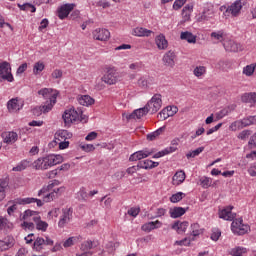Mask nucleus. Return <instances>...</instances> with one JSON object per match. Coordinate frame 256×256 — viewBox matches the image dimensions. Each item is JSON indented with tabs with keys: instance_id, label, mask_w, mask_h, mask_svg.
I'll return each mask as SVG.
<instances>
[{
	"instance_id": "obj_25",
	"label": "nucleus",
	"mask_w": 256,
	"mask_h": 256,
	"mask_svg": "<svg viewBox=\"0 0 256 256\" xmlns=\"http://www.w3.org/2000/svg\"><path fill=\"white\" fill-rule=\"evenodd\" d=\"M2 137L4 139V143L9 145L15 143L19 138V135H17V132H4L2 133Z\"/></svg>"
},
{
	"instance_id": "obj_30",
	"label": "nucleus",
	"mask_w": 256,
	"mask_h": 256,
	"mask_svg": "<svg viewBox=\"0 0 256 256\" xmlns=\"http://www.w3.org/2000/svg\"><path fill=\"white\" fill-rule=\"evenodd\" d=\"M187 227H189V222H179V221H176L172 225V229H175L180 235L187 231Z\"/></svg>"
},
{
	"instance_id": "obj_24",
	"label": "nucleus",
	"mask_w": 256,
	"mask_h": 256,
	"mask_svg": "<svg viewBox=\"0 0 256 256\" xmlns=\"http://www.w3.org/2000/svg\"><path fill=\"white\" fill-rule=\"evenodd\" d=\"M155 43L158 49H160L161 51H164L165 49H167V47H169V42L163 34H160L155 38Z\"/></svg>"
},
{
	"instance_id": "obj_55",
	"label": "nucleus",
	"mask_w": 256,
	"mask_h": 256,
	"mask_svg": "<svg viewBox=\"0 0 256 256\" xmlns=\"http://www.w3.org/2000/svg\"><path fill=\"white\" fill-rule=\"evenodd\" d=\"M185 3H187V0H175L174 4H173V9H175L176 11L181 9V7H183L185 5Z\"/></svg>"
},
{
	"instance_id": "obj_42",
	"label": "nucleus",
	"mask_w": 256,
	"mask_h": 256,
	"mask_svg": "<svg viewBox=\"0 0 256 256\" xmlns=\"http://www.w3.org/2000/svg\"><path fill=\"white\" fill-rule=\"evenodd\" d=\"M44 245H45V239L41 237H37L36 240L34 241L33 249H35V251H41Z\"/></svg>"
},
{
	"instance_id": "obj_31",
	"label": "nucleus",
	"mask_w": 256,
	"mask_h": 256,
	"mask_svg": "<svg viewBox=\"0 0 256 256\" xmlns=\"http://www.w3.org/2000/svg\"><path fill=\"white\" fill-rule=\"evenodd\" d=\"M185 178H186L185 171L180 170L174 174V176L172 178L173 184L181 185V183H183V181H185Z\"/></svg>"
},
{
	"instance_id": "obj_8",
	"label": "nucleus",
	"mask_w": 256,
	"mask_h": 256,
	"mask_svg": "<svg viewBox=\"0 0 256 256\" xmlns=\"http://www.w3.org/2000/svg\"><path fill=\"white\" fill-rule=\"evenodd\" d=\"M244 5H247V0H236L226 9V13H230L232 17H239L241 15V9Z\"/></svg>"
},
{
	"instance_id": "obj_44",
	"label": "nucleus",
	"mask_w": 256,
	"mask_h": 256,
	"mask_svg": "<svg viewBox=\"0 0 256 256\" xmlns=\"http://www.w3.org/2000/svg\"><path fill=\"white\" fill-rule=\"evenodd\" d=\"M53 187H55L53 185V183L48 184L47 186H44L39 192H38V196L41 197V195H43V198L45 197V195L49 194V191H53Z\"/></svg>"
},
{
	"instance_id": "obj_26",
	"label": "nucleus",
	"mask_w": 256,
	"mask_h": 256,
	"mask_svg": "<svg viewBox=\"0 0 256 256\" xmlns=\"http://www.w3.org/2000/svg\"><path fill=\"white\" fill-rule=\"evenodd\" d=\"M138 167H140V169H155V167H159V162L143 160L138 162Z\"/></svg>"
},
{
	"instance_id": "obj_36",
	"label": "nucleus",
	"mask_w": 256,
	"mask_h": 256,
	"mask_svg": "<svg viewBox=\"0 0 256 256\" xmlns=\"http://www.w3.org/2000/svg\"><path fill=\"white\" fill-rule=\"evenodd\" d=\"M245 253H247V248L241 246H237L229 250V255L232 256H243Z\"/></svg>"
},
{
	"instance_id": "obj_29",
	"label": "nucleus",
	"mask_w": 256,
	"mask_h": 256,
	"mask_svg": "<svg viewBox=\"0 0 256 256\" xmlns=\"http://www.w3.org/2000/svg\"><path fill=\"white\" fill-rule=\"evenodd\" d=\"M180 39L182 41H187V43H197V36L189 31L181 32Z\"/></svg>"
},
{
	"instance_id": "obj_33",
	"label": "nucleus",
	"mask_w": 256,
	"mask_h": 256,
	"mask_svg": "<svg viewBox=\"0 0 256 256\" xmlns=\"http://www.w3.org/2000/svg\"><path fill=\"white\" fill-rule=\"evenodd\" d=\"M159 225V226H157ZM158 227H161V222L159 220H156L155 222H148L142 226V231H145L146 233H149L153 231V229H157Z\"/></svg>"
},
{
	"instance_id": "obj_16",
	"label": "nucleus",
	"mask_w": 256,
	"mask_h": 256,
	"mask_svg": "<svg viewBox=\"0 0 256 256\" xmlns=\"http://www.w3.org/2000/svg\"><path fill=\"white\" fill-rule=\"evenodd\" d=\"M63 193H65V186L56 188L53 192L44 195V202L50 203V201H54V199H57L60 195H63Z\"/></svg>"
},
{
	"instance_id": "obj_54",
	"label": "nucleus",
	"mask_w": 256,
	"mask_h": 256,
	"mask_svg": "<svg viewBox=\"0 0 256 256\" xmlns=\"http://www.w3.org/2000/svg\"><path fill=\"white\" fill-rule=\"evenodd\" d=\"M251 130H243L238 134V139H241L242 141H245V139H248V137L251 135Z\"/></svg>"
},
{
	"instance_id": "obj_28",
	"label": "nucleus",
	"mask_w": 256,
	"mask_h": 256,
	"mask_svg": "<svg viewBox=\"0 0 256 256\" xmlns=\"http://www.w3.org/2000/svg\"><path fill=\"white\" fill-rule=\"evenodd\" d=\"M32 167L33 169H37V170H41V171H45L47 170V162L44 158H38L36 161L32 162Z\"/></svg>"
},
{
	"instance_id": "obj_15",
	"label": "nucleus",
	"mask_w": 256,
	"mask_h": 256,
	"mask_svg": "<svg viewBox=\"0 0 256 256\" xmlns=\"http://www.w3.org/2000/svg\"><path fill=\"white\" fill-rule=\"evenodd\" d=\"M92 35L96 41H108L109 37H111V32L107 29L98 28L92 32Z\"/></svg>"
},
{
	"instance_id": "obj_56",
	"label": "nucleus",
	"mask_w": 256,
	"mask_h": 256,
	"mask_svg": "<svg viewBox=\"0 0 256 256\" xmlns=\"http://www.w3.org/2000/svg\"><path fill=\"white\" fill-rule=\"evenodd\" d=\"M52 79H61L63 77V70L55 69L51 74Z\"/></svg>"
},
{
	"instance_id": "obj_46",
	"label": "nucleus",
	"mask_w": 256,
	"mask_h": 256,
	"mask_svg": "<svg viewBox=\"0 0 256 256\" xmlns=\"http://www.w3.org/2000/svg\"><path fill=\"white\" fill-rule=\"evenodd\" d=\"M191 229L193 237H199L203 233V229H201L198 223L192 224Z\"/></svg>"
},
{
	"instance_id": "obj_7",
	"label": "nucleus",
	"mask_w": 256,
	"mask_h": 256,
	"mask_svg": "<svg viewBox=\"0 0 256 256\" xmlns=\"http://www.w3.org/2000/svg\"><path fill=\"white\" fill-rule=\"evenodd\" d=\"M38 95L43 96L44 99H49L47 103H51L52 106H54L57 103V96L59 95V92L57 90H53L52 88H43L38 91Z\"/></svg>"
},
{
	"instance_id": "obj_4",
	"label": "nucleus",
	"mask_w": 256,
	"mask_h": 256,
	"mask_svg": "<svg viewBox=\"0 0 256 256\" xmlns=\"http://www.w3.org/2000/svg\"><path fill=\"white\" fill-rule=\"evenodd\" d=\"M250 125H256V115L248 116L242 120L234 121L230 126V131H237L239 129H244V127H250Z\"/></svg>"
},
{
	"instance_id": "obj_40",
	"label": "nucleus",
	"mask_w": 256,
	"mask_h": 256,
	"mask_svg": "<svg viewBox=\"0 0 256 256\" xmlns=\"http://www.w3.org/2000/svg\"><path fill=\"white\" fill-rule=\"evenodd\" d=\"M46 161V167L49 169V167H53L57 165V162L55 160V154H49L48 156L44 157Z\"/></svg>"
},
{
	"instance_id": "obj_57",
	"label": "nucleus",
	"mask_w": 256,
	"mask_h": 256,
	"mask_svg": "<svg viewBox=\"0 0 256 256\" xmlns=\"http://www.w3.org/2000/svg\"><path fill=\"white\" fill-rule=\"evenodd\" d=\"M82 151H86V153H91V151H95V146L93 144H84L81 146Z\"/></svg>"
},
{
	"instance_id": "obj_1",
	"label": "nucleus",
	"mask_w": 256,
	"mask_h": 256,
	"mask_svg": "<svg viewBox=\"0 0 256 256\" xmlns=\"http://www.w3.org/2000/svg\"><path fill=\"white\" fill-rule=\"evenodd\" d=\"M233 206H228L219 212L220 219L224 221H232L231 230L234 235H245L249 233L250 227L247 224H243V218H238L236 213H233Z\"/></svg>"
},
{
	"instance_id": "obj_9",
	"label": "nucleus",
	"mask_w": 256,
	"mask_h": 256,
	"mask_svg": "<svg viewBox=\"0 0 256 256\" xmlns=\"http://www.w3.org/2000/svg\"><path fill=\"white\" fill-rule=\"evenodd\" d=\"M101 81L106 85H115L119 81V73L115 68H108L107 72L102 76Z\"/></svg>"
},
{
	"instance_id": "obj_3",
	"label": "nucleus",
	"mask_w": 256,
	"mask_h": 256,
	"mask_svg": "<svg viewBox=\"0 0 256 256\" xmlns=\"http://www.w3.org/2000/svg\"><path fill=\"white\" fill-rule=\"evenodd\" d=\"M35 215H38L37 211L26 210L24 214L20 216V219L21 221H27L32 217V221L36 223V228L38 231H47L49 224H47L45 221H42L41 217Z\"/></svg>"
},
{
	"instance_id": "obj_34",
	"label": "nucleus",
	"mask_w": 256,
	"mask_h": 256,
	"mask_svg": "<svg viewBox=\"0 0 256 256\" xmlns=\"http://www.w3.org/2000/svg\"><path fill=\"white\" fill-rule=\"evenodd\" d=\"M176 149H177V146H170V147L154 154L153 159H159L161 157H165V155H169V153H175Z\"/></svg>"
},
{
	"instance_id": "obj_52",
	"label": "nucleus",
	"mask_w": 256,
	"mask_h": 256,
	"mask_svg": "<svg viewBox=\"0 0 256 256\" xmlns=\"http://www.w3.org/2000/svg\"><path fill=\"white\" fill-rule=\"evenodd\" d=\"M158 117H159V119H162V121H165L166 119H169V117H171V114L169 113V110L167 108H164L158 114Z\"/></svg>"
},
{
	"instance_id": "obj_43",
	"label": "nucleus",
	"mask_w": 256,
	"mask_h": 256,
	"mask_svg": "<svg viewBox=\"0 0 256 256\" xmlns=\"http://www.w3.org/2000/svg\"><path fill=\"white\" fill-rule=\"evenodd\" d=\"M67 135H69V132H67V130H59L55 133V139L58 142L65 141V139H67Z\"/></svg>"
},
{
	"instance_id": "obj_49",
	"label": "nucleus",
	"mask_w": 256,
	"mask_h": 256,
	"mask_svg": "<svg viewBox=\"0 0 256 256\" xmlns=\"http://www.w3.org/2000/svg\"><path fill=\"white\" fill-rule=\"evenodd\" d=\"M19 7L22 11H30L31 13H35V11H37V8H35V6L29 3L19 5Z\"/></svg>"
},
{
	"instance_id": "obj_19",
	"label": "nucleus",
	"mask_w": 256,
	"mask_h": 256,
	"mask_svg": "<svg viewBox=\"0 0 256 256\" xmlns=\"http://www.w3.org/2000/svg\"><path fill=\"white\" fill-rule=\"evenodd\" d=\"M62 213H63L62 218L58 222L59 227H65V225H67V223L71 221L73 210H71V208H64L62 210Z\"/></svg>"
},
{
	"instance_id": "obj_5",
	"label": "nucleus",
	"mask_w": 256,
	"mask_h": 256,
	"mask_svg": "<svg viewBox=\"0 0 256 256\" xmlns=\"http://www.w3.org/2000/svg\"><path fill=\"white\" fill-rule=\"evenodd\" d=\"M163 105L161 94H154L149 102L144 106L148 113H157Z\"/></svg>"
},
{
	"instance_id": "obj_41",
	"label": "nucleus",
	"mask_w": 256,
	"mask_h": 256,
	"mask_svg": "<svg viewBox=\"0 0 256 256\" xmlns=\"http://www.w3.org/2000/svg\"><path fill=\"white\" fill-rule=\"evenodd\" d=\"M203 151H205V147H199L196 150L188 152L186 154V157H187V159H191V158L193 159L195 157H198V155H201V153H203Z\"/></svg>"
},
{
	"instance_id": "obj_58",
	"label": "nucleus",
	"mask_w": 256,
	"mask_h": 256,
	"mask_svg": "<svg viewBox=\"0 0 256 256\" xmlns=\"http://www.w3.org/2000/svg\"><path fill=\"white\" fill-rule=\"evenodd\" d=\"M248 146L250 149H255L256 147V132L250 137L248 141Z\"/></svg>"
},
{
	"instance_id": "obj_63",
	"label": "nucleus",
	"mask_w": 256,
	"mask_h": 256,
	"mask_svg": "<svg viewBox=\"0 0 256 256\" xmlns=\"http://www.w3.org/2000/svg\"><path fill=\"white\" fill-rule=\"evenodd\" d=\"M166 109H168V113H170L171 117H173V115H176V113L179 111V108H177V106H167Z\"/></svg>"
},
{
	"instance_id": "obj_53",
	"label": "nucleus",
	"mask_w": 256,
	"mask_h": 256,
	"mask_svg": "<svg viewBox=\"0 0 256 256\" xmlns=\"http://www.w3.org/2000/svg\"><path fill=\"white\" fill-rule=\"evenodd\" d=\"M93 241L91 240H88V241H85L84 243H82L81 245V250L82 251H89L90 249H93Z\"/></svg>"
},
{
	"instance_id": "obj_6",
	"label": "nucleus",
	"mask_w": 256,
	"mask_h": 256,
	"mask_svg": "<svg viewBox=\"0 0 256 256\" xmlns=\"http://www.w3.org/2000/svg\"><path fill=\"white\" fill-rule=\"evenodd\" d=\"M3 81H8V83L15 81L13 73H11V64H9V62L0 64V83H3Z\"/></svg>"
},
{
	"instance_id": "obj_47",
	"label": "nucleus",
	"mask_w": 256,
	"mask_h": 256,
	"mask_svg": "<svg viewBox=\"0 0 256 256\" xmlns=\"http://www.w3.org/2000/svg\"><path fill=\"white\" fill-rule=\"evenodd\" d=\"M185 197V193L177 192L170 197L171 203H179Z\"/></svg>"
},
{
	"instance_id": "obj_12",
	"label": "nucleus",
	"mask_w": 256,
	"mask_h": 256,
	"mask_svg": "<svg viewBox=\"0 0 256 256\" xmlns=\"http://www.w3.org/2000/svg\"><path fill=\"white\" fill-rule=\"evenodd\" d=\"M162 61L165 67L173 69L175 67V61H177V54H175V51L169 50L164 54Z\"/></svg>"
},
{
	"instance_id": "obj_17",
	"label": "nucleus",
	"mask_w": 256,
	"mask_h": 256,
	"mask_svg": "<svg viewBox=\"0 0 256 256\" xmlns=\"http://www.w3.org/2000/svg\"><path fill=\"white\" fill-rule=\"evenodd\" d=\"M215 17V12L213 10L204 9L203 12L196 16V21L198 23H205V21H211Z\"/></svg>"
},
{
	"instance_id": "obj_62",
	"label": "nucleus",
	"mask_w": 256,
	"mask_h": 256,
	"mask_svg": "<svg viewBox=\"0 0 256 256\" xmlns=\"http://www.w3.org/2000/svg\"><path fill=\"white\" fill-rule=\"evenodd\" d=\"M200 183H201L202 187H204V189H207V187H209V185L211 183V180L207 177H202L200 179Z\"/></svg>"
},
{
	"instance_id": "obj_27",
	"label": "nucleus",
	"mask_w": 256,
	"mask_h": 256,
	"mask_svg": "<svg viewBox=\"0 0 256 256\" xmlns=\"http://www.w3.org/2000/svg\"><path fill=\"white\" fill-rule=\"evenodd\" d=\"M191 13H193V4L184 6L182 9V19L184 23H186V21H191Z\"/></svg>"
},
{
	"instance_id": "obj_35",
	"label": "nucleus",
	"mask_w": 256,
	"mask_h": 256,
	"mask_svg": "<svg viewBox=\"0 0 256 256\" xmlns=\"http://www.w3.org/2000/svg\"><path fill=\"white\" fill-rule=\"evenodd\" d=\"M78 102L84 107H89V105H93V103H95V99L89 95H84L78 98Z\"/></svg>"
},
{
	"instance_id": "obj_23",
	"label": "nucleus",
	"mask_w": 256,
	"mask_h": 256,
	"mask_svg": "<svg viewBox=\"0 0 256 256\" xmlns=\"http://www.w3.org/2000/svg\"><path fill=\"white\" fill-rule=\"evenodd\" d=\"M147 109H145V106L143 108H139L134 110L131 114L126 116V119H141V117H144V115H147Z\"/></svg>"
},
{
	"instance_id": "obj_59",
	"label": "nucleus",
	"mask_w": 256,
	"mask_h": 256,
	"mask_svg": "<svg viewBox=\"0 0 256 256\" xmlns=\"http://www.w3.org/2000/svg\"><path fill=\"white\" fill-rule=\"evenodd\" d=\"M96 7H102V9H107L111 7V4H109V2L105 0H99L98 2H96Z\"/></svg>"
},
{
	"instance_id": "obj_14",
	"label": "nucleus",
	"mask_w": 256,
	"mask_h": 256,
	"mask_svg": "<svg viewBox=\"0 0 256 256\" xmlns=\"http://www.w3.org/2000/svg\"><path fill=\"white\" fill-rule=\"evenodd\" d=\"M153 153H155L154 149L140 150V151L133 153L130 156L129 161H141V159H147V157H149L150 155H153Z\"/></svg>"
},
{
	"instance_id": "obj_13",
	"label": "nucleus",
	"mask_w": 256,
	"mask_h": 256,
	"mask_svg": "<svg viewBox=\"0 0 256 256\" xmlns=\"http://www.w3.org/2000/svg\"><path fill=\"white\" fill-rule=\"evenodd\" d=\"M223 47L225 51H228L229 53H238V51H243V46L234 40L224 41Z\"/></svg>"
},
{
	"instance_id": "obj_39",
	"label": "nucleus",
	"mask_w": 256,
	"mask_h": 256,
	"mask_svg": "<svg viewBox=\"0 0 256 256\" xmlns=\"http://www.w3.org/2000/svg\"><path fill=\"white\" fill-rule=\"evenodd\" d=\"M256 64L252 63L250 65H247L243 68V75H246V77H251L255 73Z\"/></svg>"
},
{
	"instance_id": "obj_18",
	"label": "nucleus",
	"mask_w": 256,
	"mask_h": 256,
	"mask_svg": "<svg viewBox=\"0 0 256 256\" xmlns=\"http://www.w3.org/2000/svg\"><path fill=\"white\" fill-rule=\"evenodd\" d=\"M75 9V4H64L58 9L59 19H65L69 17V13Z\"/></svg>"
},
{
	"instance_id": "obj_60",
	"label": "nucleus",
	"mask_w": 256,
	"mask_h": 256,
	"mask_svg": "<svg viewBox=\"0 0 256 256\" xmlns=\"http://www.w3.org/2000/svg\"><path fill=\"white\" fill-rule=\"evenodd\" d=\"M139 87H142V89H147L149 87V81L145 78H140L138 80Z\"/></svg>"
},
{
	"instance_id": "obj_2",
	"label": "nucleus",
	"mask_w": 256,
	"mask_h": 256,
	"mask_svg": "<svg viewBox=\"0 0 256 256\" xmlns=\"http://www.w3.org/2000/svg\"><path fill=\"white\" fill-rule=\"evenodd\" d=\"M31 203H36L37 207H43V201L37 198H17L15 200L9 201L10 205L7 209L8 215H13L17 211V205H31Z\"/></svg>"
},
{
	"instance_id": "obj_45",
	"label": "nucleus",
	"mask_w": 256,
	"mask_h": 256,
	"mask_svg": "<svg viewBox=\"0 0 256 256\" xmlns=\"http://www.w3.org/2000/svg\"><path fill=\"white\" fill-rule=\"evenodd\" d=\"M163 127L159 128L158 130L150 133L147 135V140L148 141H155L157 137H159V135H161V133H163Z\"/></svg>"
},
{
	"instance_id": "obj_61",
	"label": "nucleus",
	"mask_w": 256,
	"mask_h": 256,
	"mask_svg": "<svg viewBox=\"0 0 256 256\" xmlns=\"http://www.w3.org/2000/svg\"><path fill=\"white\" fill-rule=\"evenodd\" d=\"M77 238L75 237H70L68 238L64 243H63V247L67 248V247H72V245H74V241H76Z\"/></svg>"
},
{
	"instance_id": "obj_64",
	"label": "nucleus",
	"mask_w": 256,
	"mask_h": 256,
	"mask_svg": "<svg viewBox=\"0 0 256 256\" xmlns=\"http://www.w3.org/2000/svg\"><path fill=\"white\" fill-rule=\"evenodd\" d=\"M219 237H221V232L219 230H214L210 238L212 241H219Z\"/></svg>"
},
{
	"instance_id": "obj_50",
	"label": "nucleus",
	"mask_w": 256,
	"mask_h": 256,
	"mask_svg": "<svg viewBox=\"0 0 256 256\" xmlns=\"http://www.w3.org/2000/svg\"><path fill=\"white\" fill-rule=\"evenodd\" d=\"M205 72H206L205 66H197L193 71L195 77H201L205 75Z\"/></svg>"
},
{
	"instance_id": "obj_51",
	"label": "nucleus",
	"mask_w": 256,
	"mask_h": 256,
	"mask_svg": "<svg viewBox=\"0 0 256 256\" xmlns=\"http://www.w3.org/2000/svg\"><path fill=\"white\" fill-rule=\"evenodd\" d=\"M229 113H231V109L230 108H224L222 109L220 112H217L216 115V119H223V117H226V115H229Z\"/></svg>"
},
{
	"instance_id": "obj_37",
	"label": "nucleus",
	"mask_w": 256,
	"mask_h": 256,
	"mask_svg": "<svg viewBox=\"0 0 256 256\" xmlns=\"http://www.w3.org/2000/svg\"><path fill=\"white\" fill-rule=\"evenodd\" d=\"M27 167H32V162L29 160H23L16 167H14L12 171H25Z\"/></svg>"
},
{
	"instance_id": "obj_21",
	"label": "nucleus",
	"mask_w": 256,
	"mask_h": 256,
	"mask_svg": "<svg viewBox=\"0 0 256 256\" xmlns=\"http://www.w3.org/2000/svg\"><path fill=\"white\" fill-rule=\"evenodd\" d=\"M51 109H53V104L47 103L43 106L35 107L32 110V113H33V115H35V117H41V115H43V113H49V111H51Z\"/></svg>"
},
{
	"instance_id": "obj_11",
	"label": "nucleus",
	"mask_w": 256,
	"mask_h": 256,
	"mask_svg": "<svg viewBox=\"0 0 256 256\" xmlns=\"http://www.w3.org/2000/svg\"><path fill=\"white\" fill-rule=\"evenodd\" d=\"M63 121L65 125H71L74 121L79 120V114L77 113V110L74 108H71L69 110H66L64 114L62 115Z\"/></svg>"
},
{
	"instance_id": "obj_20",
	"label": "nucleus",
	"mask_w": 256,
	"mask_h": 256,
	"mask_svg": "<svg viewBox=\"0 0 256 256\" xmlns=\"http://www.w3.org/2000/svg\"><path fill=\"white\" fill-rule=\"evenodd\" d=\"M225 37H227V34H225V30L214 31L210 34V39L214 43H225Z\"/></svg>"
},
{
	"instance_id": "obj_38",
	"label": "nucleus",
	"mask_w": 256,
	"mask_h": 256,
	"mask_svg": "<svg viewBox=\"0 0 256 256\" xmlns=\"http://www.w3.org/2000/svg\"><path fill=\"white\" fill-rule=\"evenodd\" d=\"M45 70V63L38 61L33 66V75H40Z\"/></svg>"
},
{
	"instance_id": "obj_32",
	"label": "nucleus",
	"mask_w": 256,
	"mask_h": 256,
	"mask_svg": "<svg viewBox=\"0 0 256 256\" xmlns=\"http://www.w3.org/2000/svg\"><path fill=\"white\" fill-rule=\"evenodd\" d=\"M184 213H187V209L183 207H174L170 211V217H172V219H178V217H183Z\"/></svg>"
},
{
	"instance_id": "obj_48",
	"label": "nucleus",
	"mask_w": 256,
	"mask_h": 256,
	"mask_svg": "<svg viewBox=\"0 0 256 256\" xmlns=\"http://www.w3.org/2000/svg\"><path fill=\"white\" fill-rule=\"evenodd\" d=\"M5 189H7V182L5 180H0V201L5 199Z\"/></svg>"
},
{
	"instance_id": "obj_22",
	"label": "nucleus",
	"mask_w": 256,
	"mask_h": 256,
	"mask_svg": "<svg viewBox=\"0 0 256 256\" xmlns=\"http://www.w3.org/2000/svg\"><path fill=\"white\" fill-rule=\"evenodd\" d=\"M152 33L153 31L143 27H136L132 31V34L135 35V37H151Z\"/></svg>"
},
{
	"instance_id": "obj_10",
	"label": "nucleus",
	"mask_w": 256,
	"mask_h": 256,
	"mask_svg": "<svg viewBox=\"0 0 256 256\" xmlns=\"http://www.w3.org/2000/svg\"><path fill=\"white\" fill-rule=\"evenodd\" d=\"M23 100L19 98H12L7 103V109L9 113H17L23 109Z\"/></svg>"
}]
</instances>
